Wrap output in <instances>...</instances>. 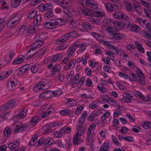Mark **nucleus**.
Here are the masks:
<instances>
[{"mask_svg":"<svg viewBox=\"0 0 151 151\" xmlns=\"http://www.w3.org/2000/svg\"><path fill=\"white\" fill-rule=\"evenodd\" d=\"M110 113L109 112H107L104 113L103 116L101 118V120L102 122H104L105 120L109 116Z\"/></svg>","mask_w":151,"mask_h":151,"instance_id":"42","label":"nucleus"},{"mask_svg":"<svg viewBox=\"0 0 151 151\" xmlns=\"http://www.w3.org/2000/svg\"><path fill=\"white\" fill-rule=\"evenodd\" d=\"M65 22L61 19H54L51 22H47L43 24V26L46 28L52 29L55 28L56 25H63L65 24Z\"/></svg>","mask_w":151,"mask_h":151,"instance_id":"1","label":"nucleus"},{"mask_svg":"<svg viewBox=\"0 0 151 151\" xmlns=\"http://www.w3.org/2000/svg\"><path fill=\"white\" fill-rule=\"evenodd\" d=\"M70 37V33H67L65 35L56 41V43L58 44H60L68 40Z\"/></svg>","mask_w":151,"mask_h":151,"instance_id":"11","label":"nucleus"},{"mask_svg":"<svg viewBox=\"0 0 151 151\" xmlns=\"http://www.w3.org/2000/svg\"><path fill=\"white\" fill-rule=\"evenodd\" d=\"M37 13V12L36 11H31L27 14V17L29 19H32L36 16Z\"/></svg>","mask_w":151,"mask_h":151,"instance_id":"26","label":"nucleus"},{"mask_svg":"<svg viewBox=\"0 0 151 151\" xmlns=\"http://www.w3.org/2000/svg\"><path fill=\"white\" fill-rule=\"evenodd\" d=\"M124 4L126 10L129 11H131L132 10H133L131 3L126 1L125 2Z\"/></svg>","mask_w":151,"mask_h":151,"instance_id":"30","label":"nucleus"},{"mask_svg":"<svg viewBox=\"0 0 151 151\" xmlns=\"http://www.w3.org/2000/svg\"><path fill=\"white\" fill-rule=\"evenodd\" d=\"M48 88V86H47L46 87H44L43 86H42V85H37V84L36 86L34 87L33 89L34 91H38V89L39 90H45Z\"/></svg>","mask_w":151,"mask_h":151,"instance_id":"27","label":"nucleus"},{"mask_svg":"<svg viewBox=\"0 0 151 151\" xmlns=\"http://www.w3.org/2000/svg\"><path fill=\"white\" fill-rule=\"evenodd\" d=\"M142 127L145 129H149L151 128V124L149 122H146L144 124Z\"/></svg>","mask_w":151,"mask_h":151,"instance_id":"51","label":"nucleus"},{"mask_svg":"<svg viewBox=\"0 0 151 151\" xmlns=\"http://www.w3.org/2000/svg\"><path fill=\"white\" fill-rule=\"evenodd\" d=\"M28 32L30 34H33L35 31V29L34 27L30 26L28 30Z\"/></svg>","mask_w":151,"mask_h":151,"instance_id":"52","label":"nucleus"},{"mask_svg":"<svg viewBox=\"0 0 151 151\" xmlns=\"http://www.w3.org/2000/svg\"><path fill=\"white\" fill-rule=\"evenodd\" d=\"M95 125L94 124H91L89 127L87 132V140L86 141V143L88 145H90L89 141L90 139H92L93 134L95 130Z\"/></svg>","mask_w":151,"mask_h":151,"instance_id":"6","label":"nucleus"},{"mask_svg":"<svg viewBox=\"0 0 151 151\" xmlns=\"http://www.w3.org/2000/svg\"><path fill=\"white\" fill-rule=\"evenodd\" d=\"M52 6V5L50 4H45L44 5L40 6V9L42 12H44L47 10L50 9Z\"/></svg>","mask_w":151,"mask_h":151,"instance_id":"18","label":"nucleus"},{"mask_svg":"<svg viewBox=\"0 0 151 151\" xmlns=\"http://www.w3.org/2000/svg\"><path fill=\"white\" fill-rule=\"evenodd\" d=\"M135 43L137 46V48L139 51L142 53H145V50L142 45L140 44L139 42L138 41H136L135 42Z\"/></svg>","mask_w":151,"mask_h":151,"instance_id":"31","label":"nucleus"},{"mask_svg":"<svg viewBox=\"0 0 151 151\" xmlns=\"http://www.w3.org/2000/svg\"><path fill=\"white\" fill-rule=\"evenodd\" d=\"M26 26L25 25H23L21 26L19 30L18 33V35L22 36L24 35L26 32Z\"/></svg>","mask_w":151,"mask_h":151,"instance_id":"25","label":"nucleus"},{"mask_svg":"<svg viewBox=\"0 0 151 151\" xmlns=\"http://www.w3.org/2000/svg\"><path fill=\"white\" fill-rule=\"evenodd\" d=\"M45 16L47 18H51L53 16V11L52 10H50L47 11L45 14Z\"/></svg>","mask_w":151,"mask_h":151,"instance_id":"40","label":"nucleus"},{"mask_svg":"<svg viewBox=\"0 0 151 151\" xmlns=\"http://www.w3.org/2000/svg\"><path fill=\"white\" fill-rule=\"evenodd\" d=\"M81 25L86 30H90L91 28L90 24L87 22H81Z\"/></svg>","mask_w":151,"mask_h":151,"instance_id":"28","label":"nucleus"},{"mask_svg":"<svg viewBox=\"0 0 151 151\" xmlns=\"http://www.w3.org/2000/svg\"><path fill=\"white\" fill-rule=\"evenodd\" d=\"M22 0H12L11 2V6L12 8H17L21 3Z\"/></svg>","mask_w":151,"mask_h":151,"instance_id":"21","label":"nucleus"},{"mask_svg":"<svg viewBox=\"0 0 151 151\" xmlns=\"http://www.w3.org/2000/svg\"><path fill=\"white\" fill-rule=\"evenodd\" d=\"M30 66V65L29 64H26L24 65L20 68L21 70H22V72H23V73H25L29 69Z\"/></svg>","mask_w":151,"mask_h":151,"instance_id":"35","label":"nucleus"},{"mask_svg":"<svg viewBox=\"0 0 151 151\" xmlns=\"http://www.w3.org/2000/svg\"><path fill=\"white\" fill-rule=\"evenodd\" d=\"M25 58V57L22 55H20L18 58L14 59L12 63L14 65H17L22 62Z\"/></svg>","mask_w":151,"mask_h":151,"instance_id":"15","label":"nucleus"},{"mask_svg":"<svg viewBox=\"0 0 151 151\" xmlns=\"http://www.w3.org/2000/svg\"><path fill=\"white\" fill-rule=\"evenodd\" d=\"M60 58V56L59 54L53 56V58L50 61V62L51 63L58 61Z\"/></svg>","mask_w":151,"mask_h":151,"instance_id":"34","label":"nucleus"},{"mask_svg":"<svg viewBox=\"0 0 151 151\" xmlns=\"http://www.w3.org/2000/svg\"><path fill=\"white\" fill-rule=\"evenodd\" d=\"M40 116H36L32 118L30 121V124L32 125H35L39 121Z\"/></svg>","mask_w":151,"mask_h":151,"instance_id":"23","label":"nucleus"},{"mask_svg":"<svg viewBox=\"0 0 151 151\" xmlns=\"http://www.w3.org/2000/svg\"><path fill=\"white\" fill-rule=\"evenodd\" d=\"M15 17L12 18L10 19L7 23V26L8 27L11 28L14 26L15 24H17L18 22L17 19H15Z\"/></svg>","mask_w":151,"mask_h":151,"instance_id":"16","label":"nucleus"},{"mask_svg":"<svg viewBox=\"0 0 151 151\" xmlns=\"http://www.w3.org/2000/svg\"><path fill=\"white\" fill-rule=\"evenodd\" d=\"M107 31L109 33V36L111 39L116 40L121 39L122 37L120 36L122 35L120 33H117L118 30L115 28L109 26L106 29Z\"/></svg>","mask_w":151,"mask_h":151,"instance_id":"2","label":"nucleus"},{"mask_svg":"<svg viewBox=\"0 0 151 151\" xmlns=\"http://www.w3.org/2000/svg\"><path fill=\"white\" fill-rule=\"evenodd\" d=\"M75 51V50H74L73 49H72V48L70 47L68 50L67 53L69 56H71Z\"/></svg>","mask_w":151,"mask_h":151,"instance_id":"47","label":"nucleus"},{"mask_svg":"<svg viewBox=\"0 0 151 151\" xmlns=\"http://www.w3.org/2000/svg\"><path fill=\"white\" fill-rule=\"evenodd\" d=\"M89 0H79V1L83 6L88 5Z\"/></svg>","mask_w":151,"mask_h":151,"instance_id":"55","label":"nucleus"},{"mask_svg":"<svg viewBox=\"0 0 151 151\" xmlns=\"http://www.w3.org/2000/svg\"><path fill=\"white\" fill-rule=\"evenodd\" d=\"M104 44L105 45H107L108 47H109L110 50H113L112 48L114 47V46L113 45L111 44V42L106 41L104 42Z\"/></svg>","mask_w":151,"mask_h":151,"instance_id":"43","label":"nucleus"},{"mask_svg":"<svg viewBox=\"0 0 151 151\" xmlns=\"http://www.w3.org/2000/svg\"><path fill=\"white\" fill-rule=\"evenodd\" d=\"M19 141H16L14 143H9L8 144V147L12 150L13 149L19 146Z\"/></svg>","mask_w":151,"mask_h":151,"instance_id":"20","label":"nucleus"},{"mask_svg":"<svg viewBox=\"0 0 151 151\" xmlns=\"http://www.w3.org/2000/svg\"><path fill=\"white\" fill-rule=\"evenodd\" d=\"M134 140L133 138L131 137H124V140H126L129 142L133 141Z\"/></svg>","mask_w":151,"mask_h":151,"instance_id":"62","label":"nucleus"},{"mask_svg":"<svg viewBox=\"0 0 151 151\" xmlns=\"http://www.w3.org/2000/svg\"><path fill=\"white\" fill-rule=\"evenodd\" d=\"M106 8L107 11L113 12L117 10L118 9V7L116 4L108 3L104 4Z\"/></svg>","mask_w":151,"mask_h":151,"instance_id":"8","label":"nucleus"},{"mask_svg":"<svg viewBox=\"0 0 151 151\" xmlns=\"http://www.w3.org/2000/svg\"><path fill=\"white\" fill-rule=\"evenodd\" d=\"M81 12L84 16H96L97 17L101 16V13L100 12H97L93 10L89 11L87 9L85 8L81 9Z\"/></svg>","mask_w":151,"mask_h":151,"instance_id":"5","label":"nucleus"},{"mask_svg":"<svg viewBox=\"0 0 151 151\" xmlns=\"http://www.w3.org/2000/svg\"><path fill=\"white\" fill-rule=\"evenodd\" d=\"M61 123L59 122V123L57 122H53L50 123L49 124L43 127V128L44 130H45L48 133L51 132V129H49L47 130V129L49 128H50L53 127H55L56 126L58 127L60 126Z\"/></svg>","mask_w":151,"mask_h":151,"instance_id":"9","label":"nucleus"},{"mask_svg":"<svg viewBox=\"0 0 151 151\" xmlns=\"http://www.w3.org/2000/svg\"><path fill=\"white\" fill-rule=\"evenodd\" d=\"M80 75L78 73L75 76L74 79L73 80V82L75 84H77L79 83V81Z\"/></svg>","mask_w":151,"mask_h":151,"instance_id":"37","label":"nucleus"},{"mask_svg":"<svg viewBox=\"0 0 151 151\" xmlns=\"http://www.w3.org/2000/svg\"><path fill=\"white\" fill-rule=\"evenodd\" d=\"M11 129L7 128L5 129L4 132V134L6 137H8L10 135L11 133Z\"/></svg>","mask_w":151,"mask_h":151,"instance_id":"36","label":"nucleus"},{"mask_svg":"<svg viewBox=\"0 0 151 151\" xmlns=\"http://www.w3.org/2000/svg\"><path fill=\"white\" fill-rule=\"evenodd\" d=\"M97 106L96 104H95L94 102H92L89 105V108L91 109H94Z\"/></svg>","mask_w":151,"mask_h":151,"instance_id":"57","label":"nucleus"},{"mask_svg":"<svg viewBox=\"0 0 151 151\" xmlns=\"http://www.w3.org/2000/svg\"><path fill=\"white\" fill-rule=\"evenodd\" d=\"M67 103L71 106H75L76 104L75 101L74 100H71L69 99H67Z\"/></svg>","mask_w":151,"mask_h":151,"instance_id":"54","label":"nucleus"},{"mask_svg":"<svg viewBox=\"0 0 151 151\" xmlns=\"http://www.w3.org/2000/svg\"><path fill=\"white\" fill-rule=\"evenodd\" d=\"M70 112L69 109H67L61 111L60 113L63 115H66L70 114Z\"/></svg>","mask_w":151,"mask_h":151,"instance_id":"41","label":"nucleus"},{"mask_svg":"<svg viewBox=\"0 0 151 151\" xmlns=\"http://www.w3.org/2000/svg\"><path fill=\"white\" fill-rule=\"evenodd\" d=\"M38 68H37L36 65H32L31 66V72L33 73H35L38 70Z\"/></svg>","mask_w":151,"mask_h":151,"instance_id":"50","label":"nucleus"},{"mask_svg":"<svg viewBox=\"0 0 151 151\" xmlns=\"http://www.w3.org/2000/svg\"><path fill=\"white\" fill-rule=\"evenodd\" d=\"M134 94L135 96H139L144 101L145 98L143 96L142 93L139 91H135L134 92Z\"/></svg>","mask_w":151,"mask_h":151,"instance_id":"38","label":"nucleus"},{"mask_svg":"<svg viewBox=\"0 0 151 151\" xmlns=\"http://www.w3.org/2000/svg\"><path fill=\"white\" fill-rule=\"evenodd\" d=\"M86 44L84 43H83L80 45L79 51L81 52L84 51L86 48Z\"/></svg>","mask_w":151,"mask_h":151,"instance_id":"48","label":"nucleus"},{"mask_svg":"<svg viewBox=\"0 0 151 151\" xmlns=\"http://www.w3.org/2000/svg\"><path fill=\"white\" fill-rule=\"evenodd\" d=\"M102 60L103 61L107 64H109V59L107 57H103L102 58Z\"/></svg>","mask_w":151,"mask_h":151,"instance_id":"60","label":"nucleus"},{"mask_svg":"<svg viewBox=\"0 0 151 151\" xmlns=\"http://www.w3.org/2000/svg\"><path fill=\"white\" fill-rule=\"evenodd\" d=\"M15 105V101L13 100H11L7 104L4 105L2 107V110L6 111L12 108Z\"/></svg>","mask_w":151,"mask_h":151,"instance_id":"10","label":"nucleus"},{"mask_svg":"<svg viewBox=\"0 0 151 151\" xmlns=\"http://www.w3.org/2000/svg\"><path fill=\"white\" fill-rule=\"evenodd\" d=\"M27 110L24 108L22 110L21 112H20L17 115V117L20 118H22L24 117L27 114Z\"/></svg>","mask_w":151,"mask_h":151,"instance_id":"22","label":"nucleus"},{"mask_svg":"<svg viewBox=\"0 0 151 151\" xmlns=\"http://www.w3.org/2000/svg\"><path fill=\"white\" fill-rule=\"evenodd\" d=\"M49 81H50L49 79H43L42 80V81L39 83L37 84V86L38 85H42L44 87L48 86V88L50 87Z\"/></svg>","mask_w":151,"mask_h":151,"instance_id":"17","label":"nucleus"},{"mask_svg":"<svg viewBox=\"0 0 151 151\" xmlns=\"http://www.w3.org/2000/svg\"><path fill=\"white\" fill-rule=\"evenodd\" d=\"M136 72L137 76L139 77V76H144V74L140 69L137 68L136 70Z\"/></svg>","mask_w":151,"mask_h":151,"instance_id":"53","label":"nucleus"},{"mask_svg":"<svg viewBox=\"0 0 151 151\" xmlns=\"http://www.w3.org/2000/svg\"><path fill=\"white\" fill-rule=\"evenodd\" d=\"M54 2L57 3L63 8L66 9L68 6V3L65 1L62 0H55Z\"/></svg>","mask_w":151,"mask_h":151,"instance_id":"14","label":"nucleus"},{"mask_svg":"<svg viewBox=\"0 0 151 151\" xmlns=\"http://www.w3.org/2000/svg\"><path fill=\"white\" fill-rule=\"evenodd\" d=\"M97 88L102 93H104L106 91V90L104 86L102 85L98 84Z\"/></svg>","mask_w":151,"mask_h":151,"instance_id":"44","label":"nucleus"},{"mask_svg":"<svg viewBox=\"0 0 151 151\" xmlns=\"http://www.w3.org/2000/svg\"><path fill=\"white\" fill-rule=\"evenodd\" d=\"M129 78L132 81H135L137 78L136 75L133 73H131V76H130Z\"/></svg>","mask_w":151,"mask_h":151,"instance_id":"64","label":"nucleus"},{"mask_svg":"<svg viewBox=\"0 0 151 151\" xmlns=\"http://www.w3.org/2000/svg\"><path fill=\"white\" fill-rule=\"evenodd\" d=\"M128 130L129 129L127 127H124L121 128L120 132L122 133L126 134Z\"/></svg>","mask_w":151,"mask_h":151,"instance_id":"59","label":"nucleus"},{"mask_svg":"<svg viewBox=\"0 0 151 151\" xmlns=\"http://www.w3.org/2000/svg\"><path fill=\"white\" fill-rule=\"evenodd\" d=\"M131 28L132 31H134L135 32H137L139 29V27L137 25H134L131 26Z\"/></svg>","mask_w":151,"mask_h":151,"instance_id":"58","label":"nucleus"},{"mask_svg":"<svg viewBox=\"0 0 151 151\" xmlns=\"http://www.w3.org/2000/svg\"><path fill=\"white\" fill-rule=\"evenodd\" d=\"M91 22L96 24L100 25L101 23V22L99 19H92L91 20Z\"/></svg>","mask_w":151,"mask_h":151,"instance_id":"49","label":"nucleus"},{"mask_svg":"<svg viewBox=\"0 0 151 151\" xmlns=\"http://www.w3.org/2000/svg\"><path fill=\"white\" fill-rule=\"evenodd\" d=\"M44 42V41H39L36 42L34 44V45L35 46H34L33 48L29 50L28 52V53H29V52H31L32 51H33L34 50H35L36 49L40 47L42 45Z\"/></svg>","mask_w":151,"mask_h":151,"instance_id":"19","label":"nucleus"},{"mask_svg":"<svg viewBox=\"0 0 151 151\" xmlns=\"http://www.w3.org/2000/svg\"><path fill=\"white\" fill-rule=\"evenodd\" d=\"M113 23L114 25L116 26L122 27L123 24L121 22H117L116 21H114L113 22Z\"/></svg>","mask_w":151,"mask_h":151,"instance_id":"56","label":"nucleus"},{"mask_svg":"<svg viewBox=\"0 0 151 151\" xmlns=\"http://www.w3.org/2000/svg\"><path fill=\"white\" fill-rule=\"evenodd\" d=\"M13 126L14 132H19L25 130L29 127L28 125L23 124L22 122L18 123H14L13 124Z\"/></svg>","mask_w":151,"mask_h":151,"instance_id":"4","label":"nucleus"},{"mask_svg":"<svg viewBox=\"0 0 151 151\" xmlns=\"http://www.w3.org/2000/svg\"><path fill=\"white\" fill-rule=\"evenodd\" d=\"M12 73V70H10L8 71H4L0 73V80L8 77Z\"/></svg>","mask_w":151,"mask_h":151,"instance_id":"13","label":"nucleus"},{"mask_svg":"<svg viewBox=\"0 0 151 151\" xmlns=\"http://www.w3.org/2000/svg\"><path fill=\"white\" fill-rule=\"evenodd\" d=\"M84 132V129L83 128L82 125L78 126L77 129V132L75 134V137L73 138V143L75 145H78L81 143L80 140L79 136H81Z\"/></svg>","mask_w":151,"mask_h":151,"instance_id":"3","label":"nucleus"},{"mask_svg":"<svg viewBox=\"0 0 151 151\" xmlns=\"http://www.w3.org/2000/svg\"><path fill=\"white\" fill-rule=\"evenodd\" d=\"M37 137H35L32 138L29 141V145L31 147L34 146L36 144L37 142Z\"/></svg>","mask_w":151,"mask_h":151,"instance_id":"33","label":"nucleus"},{"mask_svg":"<svg viewBox=\"0 0 151 151\" xmlns=\"http://www.w3.org/2000/svg\"><path fill=\"white\" fill-rule=\"evenodd\" d=\"M76 62V60L75 59H74L72 60H71L70 63H69L67 67L68 68H70L73 64H75Z\"/></svg>","mask_w":151,"mask_h":151,"instance_id":"63","label":"nucleus"},{"mask_svg":"<svg viewBox=\"0 0 151 151\" xmlns=\"http://www.w3.org/2000/svg\"><path fill=\"white\" fill-rule=\"evenodd\" d=\"M83 106H81L78 108L75 111V114L77 115H78L81 113V111L83 110Z\"/></svg>","mask_w":151,"mask_h":151,"instance_id":"45","label":"nucleus"},{"mask_svg":"<svg viewBox=\"0 0 151 151\" xmlns=\"http://www.w3.org/2000/svg\"><path fill=\"white\" fill-rule=\"evenodd\" d=\"M46 95H45V98H49L52 97L51 91L48 90L46 91Z\"/></svg>","mask_w":151,"mask_h":151,"instance_id":"61","label":"nucleus"},{"mask_svg":"<svg viewBox=\"0 0 151 151\" xmlns=\"http://www.w3.org/2000/svg\"><path fill=\"white\" fill-rule=\"evenodd\" d=\"M51 112V111L50 110L48 112L45 111L42 112L41 115V117L42 118H45L46 117L48 116L50 114Z\"/></svg>","mask_w":151,"mask_h":151,"instance_id":"46","label":"nucleus"},{"mask_svg":"<svg viewBox=\"0 0 151 151\" xmlns=\"http://www.w3.org/2000/svg\"><path fill=\"white\" fill-rule=\"evenodd\" d=\"M123 97L124 98H122L120 100L122 101H124L127 103H129L131 101L132 97L130 94L125 93L123 95Z\"/></svg>","mask_w":151,"mask_h":151,"instance_id":"12","label":"nucleus"},{"mask_svg":"<svg viewBox=\"0 0 151 151\" xmlns=\"http://www.w3.org/2000/svg\"><path fill=\"white\" fill-rule=\"evenodd\" d=\"M138 78H139L138 80V82L140 84L142 85L145 84V82L144 80V76H139V77Z\"/></svg>","mask_w":151,"mask_h":151,"instance_id":"39","label":"nucleus"},{"mask_svg":"<svg viewBox=\"0 0 151 151\" xmlns=\"http://www.w3.org/2000/svg\"><path fill=\"white\" fill-rule=\"evenodd\" d=\"M88 5H89L93 9H95L98 8L96 3L93 1H89Z\"/></svg>","mask_w":151,"mask_h":151,"instance_id":"32","label":"nucleus"},{"mask_svg":"<svg viewBox=\"0 0 151 151\" xmlns=\"http://www.w3.org/2000/svg\"><path fill=\"white\" fill-rule=\"evenodd\" d=\"M114 17L117 19L127 20L129 17L127 14L122 12H116L114 13Z\"/></svg>","mask_w":151,"mask_h":151,"instance_id":"7","label":"nucleus"},{"mask_svg":"<svg viewBox=\"0 0 151 151\" xmlns=\"http://www.w3.org/2000/svg\"><path fill=\"white\" fill-rule=\"evenodd\" d=\"M109 144L107 142H104L101 146L100 151H108Z\"/></svg>","mask_w":151,"mask_h":151,"instance_id":"24","label":"nucleus"},{"mask_svg":"<svg viewBox=\"0 0 151 151\" xmlns=\"http://www.w3.org/2000/svg\"><path fill=\"white\" fill-rule=\"evenodd\" d=\"M41 17L40 15H38L36 16V17L34 20V23L36 25H39L41 22Z\"/></svg>","mask_w":151,"mask_h":151,"instance_id":"29","label":"nucleus"}]
</instances>
